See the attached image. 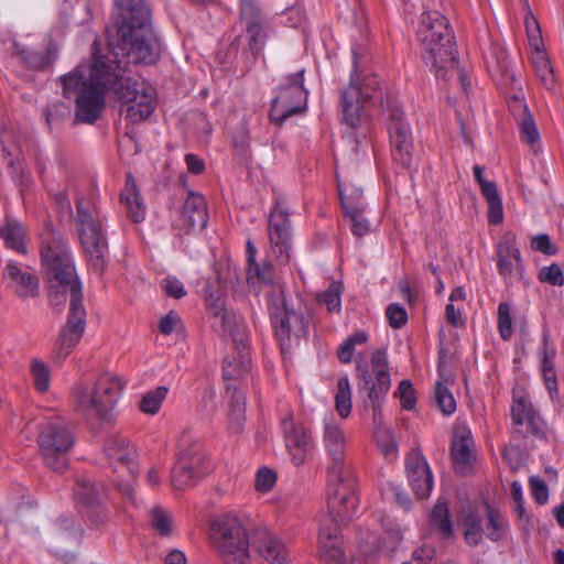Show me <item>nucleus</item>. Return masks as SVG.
Segmentation results:
<instances>
[{"label":"nucleus","mask_w":564,"mask_h":564,"mask_svg":"<svg viewBox=\"0 0 564 564\" xmlns=\"http://www.w3.org/2000/svg\"><path fill=\"white\" fill-rule=\"evenodd\" d=\"M97 42L90 62L77 65L59 77L62 95L75 101L77 122L94 123L106 107L105 94L112 91L126 107V119L132 123L148 119L154 110V89L144 80L124 76L108 56L99 55Z\"/></svg>","instance_id":"f257e3e1"},{"label":"nucleus","mask_w":564,"mask_h":564,"mask_svg":"<svg viewBox=\"0 0 564 564\" xmlns=\"http://www.w3.org/2000/svg\"><path fill=\"white\" fill-rule=\"evenodd\" d=\"M42 264L48 283V301L62 310L69 293L67 319L55 341V358L63 361L80 341L86 329L83 288L70 251L63 236L51 224L40 235Z\"/></svg>","instance_id":"f03ea898"},{"label":"nucleus","mask_w":564,"mask_h":564,"mask_svg":"<svg viewBox=\"0 0 564 564\" xmlns=\"http://www.w3.org/2000/svg\"><path fill=\"white\" fill-rule=\"evenodd\" d=\"M117 34L109 48L119 68L152 65L161 55V42L152 30L151 10L144 0H117Z\"/></svg>","instance_id":"7ed1b4c3"},{"label":"nucleus","mask_w":564,"mask_h":564,"mask_svg":"<svg viewBox=\"0 0 564 564\" xmlns=\"http://www.w3.org/2000/svg\"><path fill=\"white\" fill-rule=\"evenodd\" d=\"M417 36L422 58L436 78L448 82L456 75L462 88L467 91L470 83L458 67L455 37L448 20L436 11L423 13Z\"/></svg>","instance_id":"20e7f679"},{"label":"nucleus","mask_w":564,"mask_h":564,"mask_svg":"<svg viewBox=\"0 0 564 564\" xmlns=\"http://www.w3.org/2000/svg\"><path fill=\"white\" fill-rule=\"evenodd\" d=\"M223 294V285L218 279L206 284L205 300L214 317L213 326L223 335H229L234 344L232 351L224 358L223 378L227 383H237L251 369L248 335L240 316L225 306Z\"/></svg>","instance_id":"39448f33"},{"label":"nucleus","mask_w":564,"mask_h":564,"mask_svg":"<svg viewBox=\"0 0 564 564\" xmlns=\"http://www.w3.org/2000/svg\"><path fill=\"white\" fill-rule=\"evenodd\" d=\"M324 446L332 459L328 468L329 508L341 519L349 518L357 507L355 496V479L345 464L346 437L340 427L334 422H325Z\"/></svg>","instance_id":"423d86ee"},{"label":"nucleus","mask_w":564,"mask_h":564,"mask_svg":"<svg viewBox=\"0 0 564 564\" xmlns=\"http://www.w3.org/2000/svg\"><path fill=\"white\" fill-rule=\"evenodd\" d=\"M123 387L124 382L119 377L104 373L93 389L83 383L76 384L72 398L76 410L83 415L110 422Z\"/></svg>","instance_id":"0eeeda50"},{"label":"nucleus","mask_w":564,"mask_h":564,"mask_svg":"<svg viewBox=\"0 0 564 564\" xmlns=\"http://www.w3.org/2000/svg\"><path fill=\"white\" fill-rule=\"evenodd\" d=\"M76 221L80 245L88 263L101 273L108 263L109 247L104 218L89 200L79 198L76 203Z\"/></svg>","instance_id":"6e6552de"},{"label":"nucleus","mask_w":564,"mask_h":564,"mask_svg":"<svg viewBox=\"0 0 564 564\" xmlns=\"http://www.w3.org/2000/svg\"><path fill=\"white\" fill-rule=\"evenodd\" d=\"M268 306L271 324L282 351L290 350L307 336L310 318L289 305L281 285L272 288Z\"/></svg>","instance_id":"1a4fd4ad"},{"label":"nucleus","mask_w":564,"mask_h":564,"mask_svg":"<svg viewBox=\"0 0 564 564\" xmlns=\"http://www.w3.org/2000/svg\"><path fill=\"white\" fill-rule=\"evenodd\" d=\"M210 540L226 564H247L250 542L246 528L237 517L227 514L214 518Z\"/></svg>","instance_id":"9d476101"},{"label":"nucleus","mask_w":564,"mask_h":564,"mask_svg":"<svg viewBox=\"0 0 564 564\" xmlns=\"http://www.w3.org/2000/svg\"><path fill=\"white\" fill-rule=\"evenodd\" d=\"M352 72L349 86L341 94V119L350 128H357L362 119L364 105L375 98L378 88L376 76L359 78L360 54L357 47L351 50Z\"/></svg>","instance_id":"9b49d317"},{"label":"nucleus","mask_w":564,"mask_h":564,"mask_svg":"<svg viewBox=\"0 0 564 564\" xmlns=\"http://www.w3.org/2000/svg\"><path fill=\"white\" fill-rule=\"evenodd\" d=\"M74 443L73 429L62 419L44 424L37 436L40 454L45 466L58 473L67 468L68 453Z\"/></svg>","instance_id":"f8f14e48"},{"label":"nucleus","mask_w":564,"mask_h":564,"mask_svg":"<svg viewBox=\"0 0 564 564\" xmlns=\"http://www.w3.org/2000/svg\"><path fill=\"white\" fill-rule=\"evenodd\" d=\"M357 378L359 379V390L367 392L372 409L373 421L376 423L380 422L382 417L381 403L391 387L386 350L378 349L372 352L371 372L368 370L367 366L357 364Z\"/></svg>","instance_id":"ddd939ff"},{"label":"nucleus","mask_w":564,"mask_h":564,"mask_svg":"<svg viewBox=\"0 0 564 564\" xmlns=\"http://www.w3.org/2000/svg\"><path fill=\"white\" fill-rule=\"evenodd\" d=\"M305 69L302 68L281 79L271 102V121L282 124L291 116L303 112L307 106L308 91L304 87Z\"/></svg>","instance_id":"4468645a"},{"label":"nucleus","mask_w":564,"mask_h":564,"mask_svg":"<svg viewBox=\"0 0 564 564\" xmlns=\"http://www.w3.org/2000/svg\"><path fill=\"white\" fill-rule=\"evenodd\" d=\"M511 419L514 434L528 438L545 440V423L533 406L524 389H514L511 405Z\"/></svg>","instance_id":"2eb2a0df"},{"label":"nucleus","mask_w":564,"mask_h":564,"mask_svg":"<svg viewBox=\"0 0 564 564\" xmlns=\"http://www.w3.org/2000/svg\"><path fill=\"white\" fill-rule=\"evenodd\" d=\"M240 24L247 42V50L257 58L265 44L269 20L259 0H240Z\"/></svg>","instance_id":"dca6fc26"},{"label":"nucleus","mask_w":564,"mask_h":564,"mask_svg":"<svg viewBox=\"0 0 564 564\" xmlns=\"http://www.w3.org/2000/svg\"><path fill=\"white\" fill-rule=\"evenodd\" d=\"M387 111L392 158L400 165L408 167L411 164L413 151L411 128L404 120L402 109L395 102L387 101Z\"/></svg>","instance_id":"f3484780"},{"label":"nucleus","mask_w":564,"mask_h":564,"mask_svg":"<svg viewBox=\"0 0 564 564\" xmlns=\"http://www.w3.org/2000/svg\"><path fill=\"white\" fill-rule=\"evenodd\" d=\"M269 239L272 251L280 263H288L292 246V234L286 209L276 203L269 215Z\"/></svg>","instance_id":"a211bd4d"},{"label":"nucleus","mask_w":564,"mask_h":564,"mask_svg":"<svg viewBox=\"0 0 564 564\" xmlns=\"http://www.w3.org/2000/svg\"><path fill=\"white\" fill-rule=\"evenodd\" d=\"M330 518L321 523L318 533V550L319 556L323 561L328 563H338L344 556L341 547L343 541L339 534V523L350 520L356 513V507L352 509L354 513L347 518L341 519L336 512H332L328 507Z\"/></svg>","instance_id":"6ab92c4d"},{"label":"nucleus","mask_w":564,"mask_h":564,"mask_svg":"<svg viewBox=\"0 0 564 564\" xmlns=\"http://www.w3.org/2000/svg\"><path fill=\"white\" fill-rule=\"evenodd\" d=\"M102 490L101 485H97L89 478L84 477L77 480L76 501L79 506L87 508L86 516L95 527H99L106 520L100 499Z\"/></svg>","instance_id":"aec40b11"},{"label":"nucleus","mask_w":564,"mask_h":564,"mask_svg":"<svg viewBox=\"0 0 564 564\" xmlns=\"http://www.w3.org/2000/svg\"><path fill=\"white\" fill-rule=\"evenodd\" d=\"M409 482L419 499L427 498L433 488L430 467L419 451H412L405 463Z\"/></svg>","instance_id":"412c9836"},{"label":"nucleus","mask_w":564,"mask_h":564,"mask_svg":"<svg viewBox=\"0 0 564 564\" xmlns=\"http://www.w3.org/2000/svg\"><path fill=\"white\" fill-rule=\"evenodd\" d=\"M286 447L295 465H302L311 448V434L303 426H296L292 419L282 422Z\"/></svg>","instance_id":"4be33fe9"},{"label":"nucleus","mask_w":564,"mask_h":564,"mask_svg":"<svg viewBox=\"0 0 564 564\" xmlns=\"http://www.w3.org/2000/svg\"><path fill=\"white\" fill-rule=\"evenodd\" d=\"M3 279L20 297H35L39 295V280L30 271H23L14 261H8Z\"/></svg>","instance_id":"5701e85b"},{"label":"nucleus","mask_w":564,"mask_h":564,"mask_svg":"<svg viewBox=\"0 0 564 564\" xmlns=\"http://www.w3.org/2000/svg\"><path fill=\"white\" fill-rule=\"evenodd\" d=\"M183 225L189 229L203 230L208 223L206 200L203 195L188 192L182 209Z\"/></svg>","instance_id":"b1692460"},{"label":"nucleus","mask_w":564,"mask_h":564,"mask_svg":"<svg viewBox=\"0 0 564 564\" xmlns=\"http://www.w3.org/2000/svg\"><path fill=\"white\" fill-rule=\"evenodd\" d=\"M104 449L111 465L119 464L126 467L130 474H135L133 462L135 449L127 438L121 436L110 437L107 440Z\"/></svg>","instance_id":"393cba45"},{"label":"nucleus","mask_w":564,"mask_h":564,"mask_svg":"<svg viewBox=\"0 0 564 564\" xmlns=\"http://www.w3.org/2000/svg\"><path fill=\"white\" fill-rule=\"evenodd\" d=\"M253 545L269 564H288L286 550L280 539L268 531H259Z\"/></svg>","instance_id":"a878e982"},{"label":"nucleus","mask_w":564,"mask_h":564,"mask_svg":"<svg viewBox=\"0 0 564 564\" xmlns=\"http://www.w3.org/2000/svg\"><path fill=\"white\" fill-rule=\"evenodd\" d=\"M120 202L126 206L128 217L135 224L145 217V207L135 181L131 174L127 175L126 186L120 193Z\"/></svg>","instance_id":"bb28decb"},{"label":"nucleus","mask_w":564,"mask_h":564,"mask_svg":"<svg viewBox=\"0 0 564 564\" xmlns=\"http://www.w3.org/2000/svg\"><path fill=\"white\" fill-rule=\"evenodd\" d=\"M488 69L501 85L518 83V78L511 67L509 54L505 47L497 46L492 48L491 59L488 62Z\"/></svg>","instance_id":"cd10ccee"},{"label":"nucleus","mask_w":564,"mask_h":564,"mask_svg":"<svg viewBox=\"0 0 564 564\" xmlns=\"http://www.w3.org/2000/svg\"><path fill=\"white\" fill-rule=\"evenodd\" d=\"M338 193L341 207L346 216L350 220V228L355 236L362 237L369 231V224L364 217L361 204H356L349 200L341 189V183L338 181Z\"/></svg>","instance_id":"c85d7f7f"},{"label":"nucleus","mask_w":564,"mask_h":564,"mask_svg":"<svg viewBox=\"0 0 564 564\" xmlns=\"http://www.w3.org/2000/svg\"><path fill=\"white\" fill-rule=\"evenodd\" d=\"M498 269L499 273L507 278L511 276L513 271L522 269L521 253L511 241H503L498 246Z\"/></svg>","instance_id":"c756f323"},{"label":"nucleus","mask_w":564,"mask_h":564,"mask_svg":"<svg viewBox=\"0 0 564 564\" xmlns=\"http://www.w3.org/2000/svg\"><path fill=\"white\" fill-rule=\"evenodd\" d=\"M200 466L187 463L184 457L177 458L171 475L173 487L183 490L196 484L200 476Z\"/></svg>","instance_id":"7c9ffc66"},{"label":"nucleus","mask_w":564,"mask_h":564,"mask_svg":"<svg viewBox=\"0 0 564 564\" xmlns=\"http://www.w3.org/2000/svg\"><path fill=\"white\" fill-rule=\"evenodd\" d=\"M15 54L28 68L33 70L46 68L55 58V53L51 47L45 51H34L15 45Z\"/></svg>","instance_id":"2f4dec72"},{"label":"nucleus","mask_w":564,"mask_h":564,"mask_svg":"<svg viewBox=\"0 0 564 564\" xmlns=\"http://www.w3.org/2000/svg\"><path fill=\"white\" fill-rule=\"evenodd\" d=\"M24 236V229L19 221L7 218L4 224H0V238L3 239L7 248L18 253L26 252Z\"/></svg>","instance_id":"473e14b6"},{"label":"nucleus","mask_w":564,"mask_h":564,"mask_svg":"<svg viewBox=\"0 0 564 564\" xmlns=\"http://www.w3.org/2000/svg\"><path fill=\"white\" fill-rule=\"evenodd\" d=\"M532 65L541 85L547 90L554 89L555 76L544 47L532 50Z\"/></svg>","instance_id":"72a5a7b5"},{"label":"nucleus","mask_w":564,"mask_h":564,"mask_svg":"<svg viewBox=\"0 0 564 564\" xmlns=\"http://www.w3.org/2000/svg\"><path fill=\"white\" fill-rule=\"evenodd\" d=\"M480 191L488 204V221L491 225H499L503 220L501 197L495 182L487 181L480 185Z\"/></svg>","instance_id":"f704fd0d"},{"label":"nucleus","mask_w":564,"mask_h":564,"mask_svg":"<svg viewBox=\"0 0 564 564\" xmlns=\"http://www.w3.org/2000/svg\"><path fill=\"white\" fill-rule=\"evenodd\" d=\"M430 523L442 534L443 538H452L453 522L451 520L448 503L445 499L438 498L430 514Z\"/></svg>","instance_id":"c9c22d12"},{"label":"nucleus","mask_w":564,"mask_h":564,"mask_svg":"<svg viewBox=\"0 0 564 564\" xmlns=\"http://www.w3.org/2000/svg\"><path fill=\"white\" fill-rule=\"evenodd\" d=\"M464 538L468 545L477 546L482 541V518L475 511H469L464 520Z\"/></svg>","instance_id":"e433bc0d"},{"label":"nucleus","mask_w":564,"mask_h":564,"mask_svg":"<svg viewBox=\"0 0 564 564\" xmlns=\"http://www.w3.org/2000/svg\"><path fill=\"white\" fill-rule=\"evenodd\" d=\"M335 402L338 414L343 419H346L351 411V392L349 379L347 377H341L337 381Z\"/></svg>","instance_id":"4c0bfd02"},{"label":"nucleus","mask_w":564,"mask_h":564,"mask_svg":"<svg viewBox=\"0 0 564 564\" xmlns=\"http://www.w3.org/2000/svg\"><path fill=\"white\" fill-rule=\"evenodd\" d=\"M183 457L192 465H202L204 459L200 445L186 433L181 438L177 458Z\"/></svg>","instance_id":"58836bf2"},{"label":"nucleus","mask_w":564,"mask_h":564,"mask_svg":"<svg viewBox=\"0 0 564 564\" xmlns=\"http://www.w3.org/2000/svg\"><path fill=\"white\" fill-rule=\"evenodd\" d=\"M169 392L167 387L160 386L152 391L145 393L139 404L140 410L147 414H155L159 412L163 400Z\"/></svg>","instance_id":"ea45409f"},{"label":"nucleus","mask_w":564,"mask_h":564,"mask_svg":"<svg viewBox=\"0 0 564 564\" xmlns=\"http://www.w3.org/2000/svg\"><path fill=\"white\" fill-rule=\"evenodd\" d=\"M452 457L456 464H467L471 457L470 436L467 433L456 434L452 444Z\"/></svg>","instance_id":"a19ab883"},{"label":"nucleus","mask_w":564,"mask_h":564,"mask_svg":"<svg viewBox=\"0 0 564 564\" xmlns=\"http://www.w3.org/2000/svg\"><path fill=\"white\" fill-rule=\"evenodd\" d=\"M434 399L443 414L451 415L455 412L456 401L448 388L440 381L435 384Z\"/></svg>","instance_id":"79ce46f5"},{"label":"nucleus","mask_w":564,"mask_h":564,"mask_svg":"<svg viewBox=\"0 0 564 564\" xmlns=\"http://www.w3.org/2000/svg\"><path fill=\"white\" fill-rule=\"evenodd\" d=\"M69 115L70 108L63 101L50 104L44 111L45 120L50 129L63 122Z\"/></svg>","instance_id":"37998d69"},{"label":"nucleus","mask_w":564,"mask_h":564,"mask_svg":"<svg viewBox=\"0 0 564 564\" xmlns=\"http://www.w3.org/2000/svg\"><path fill=\"white\" fill-rule=\"evenodd\" d=\"M486 509L488 517L487 538L492 542H497L502 538V531L506 528V521L498 512L492 510L490 506L487 505Z\"/></svg>","instance_id":"c03bdc74"},{"label":"nucleus","mask_w":564,"mask_h":564,"mask_svg":"<svg viewBox=\"0 0 564 564\" xmlns=\"http://www.w3.org/2000/svg\"><path fill=\"white\" fill-rule=\"evenodd\" d=\"M31 373L33 376L34 386L40 392H46L50 388L51 372L44 362L33 360L31 365Z\"/></svg>","instance_id":"a18cd8bd"},{"label":"nucleus","mask_w":564,"mask_h":564,"mask_svg":"<svg viewBox=\"0 0 564 564\" xmlns=\"http://www.w3.org/2000/svg\"><path fill=\"white\" fill-rule=\"evenodd\" d=\"M498 330L500 337L503 340H508L511 338L513 329H512V319H511V308L507 302H501L498 305Z\"/></svg>","instance_id":"49530a36"},{"label":"nucleus","mask_w":564,"mask_h":564,"mask_svg":"<svg viewBox=\"0 0 564 564\" xmlns=\"http://www.w3.org/2000/svg\"><path fill=\"white\" fill-rule=\"evenodd\" d=\"M524 24H525V31H527V35H528V40H529L531 50L543 48L544 44H543L540 24H539L536 18L531 12H529L525 15Z\"/></svg>","instance_id":"de8ad7c7"},{"label":"nucleus","mask_w":564,"mask_h":564,"mask_svg":"<svg viewBox=\"0 0 564 564\" xmlns=\"http://www.w3.org/2000/svg\"><path fill=\"white\" fill-rule=\"evenodd\" d=\"M376 438H377L378 447H379L380 452L382 453V455L389 459L394 458L395 454H397L398 446H397V442L393 438L392 433L389 430L384 429V430L379 431L376 434Z\"/></svg>","instance_id":"09e8293b"},{"label":"nucleus","mask_w":564,"mask_h":564,"mask_svg":"<svg viewBox=\"0 0 564 564\" xmlns=\"http://www.w3.org/2000/svg\"><path fill=\"white\" fill-rule=\"evenodd\" d=\"M538 279L542 283H549L553 286H562L564 284V274L561 267L556 263L543 267L538 274Z\"/></svg>","instance_id":"8fccbe9b"},{"label":"nucleus","mask_w":564,"mask_h":564,"mask_svg":"<svg viewBox=\"0 0 564 564\" xmlns=\"http://www.w3.org/2000/svg\"><path fill=\"white\" fill-rule=\"evenodd\" d=\"M522 138L525 142L534 144L540 140V133L530 112L523 113V118L519 122Z\"/></svg>","instance_id":"3c124183"},{"label":"nucleus","mask_w":564,"mask_h":564,"mask_svg":"<svg viewBox=\"0 0 564 564\" xmlns=\"http://www.w3.org/2000/svg\"><path fill=\"white\" fill-rule=\"evenodd\" d=\"M341 286L338 283H332L322 295L321 302L327 306L328 312H339L341 307L340 301Z\"/></svg>","instance_id":"603ef678"},{"label":"nucleus","mask_w":564,"mask_h":564,"mask_svg":"<svg viewBox=\"0 0 564 564\" xmlns=\"http://www.w3.org/2000/svg\"><path fill=\"white\" fill-rule=\"evenodd\" d=\"M395 394L400 398L404 410H412L415 406V391L410 380H402L399 383Z\"/></svg>","instance_id":"864d4df0"},{"label":"nucleus","mask_w":564,"mask_h":564,"mask_svg":"<svg viewBox=\"0 0 564 564\" xmlns=\"http://www.w3.org/2000/svg\"><path fill=\"white\" fill-rule=\"evenodd\" d=\"M151 524L161 535H169L172 531L170 518L160 508L151 510Z\"/></svg>","instance_id":"5fc2aeb1"},{"label":"nucleus","mask_w":564,"mask_h":564,"mask_svg":"<svg viewBox=\"0 0 564 564\" xmlns=\"http://www.w3.org/2000/svg\"><path fill=\"white\" fill-rule=\"evenodd\" d=\"M276 481V474L274 470L262 467L258 470L256 476V488L258 491L268 492L270 491Z\"/></svg>","instance_id":"6e6d98bb"},{"label":"nucleus","mask_w":564,"mask_h":564,"mask_svg":"<svg viewBox=\"0 0 564 564\" xmlns=\"http://www.w3.org/2000/svg\"><path fill=\"white\" fill-rule=\"evenodd\" d=\"M531 248L534 251H539L546 256H553L557 253V247L551 241L547 234H540L531 239Z\"/></svg>","instance_id":"4d7b16f0"},{"label":"nucleus","mask_w":564,"mask_h":564,"mask_svg":"<svg viewBox=\"0 0 564 564\" xmlns=\"http://www.w3.org/2000/svg\"><path fill=\"white\" fill-rule=\"evenodd\" d=\"M386 314L392 328H401L408 321L406 311L395 303L387 307Z\"/></svg>","instance_id":"13d9d810"},{"label":"nucleus","mask_w":564,"mask_h":564,"mask_svg":"<svg viewBox=\"0 0 564 564\" xmlns=\"http://www.w3.org/2000/svg\"><path fill=\"white\" fill-rule=\"evenodd\" d=\"M532 496L539 505L546 503L549 499V489L544 480L538 476H531L529 479Z\"/></svg>","instance_id":"bf43d9fd"},{"label":"nucleus","mask_w":564,"mask_h":564,"mask_svg":"<svg viewBox=\"0 0 564 564\" xmlns=\"http://www.w3.org/2000/svg\"><path fill=\"white\" fill-rule=\"evenodd\" d=\"M541 366L554 365V358L556 356V349L550 341V334L547 330L542 336V347L540 349Z\"/></svg>","instance_id":"052dcab7"},{"label":"nucleus","mask_w":564,"mask_h":564,"mask_svg":"<svg viewBox=\"0 0 564 564\" xmlns=\"http://www.w3.org/2000/svg\"><path fill=\"white\" fill-rule=\"evenodd\" d=\"M507 86H510L511 89L514 91V94L509 99L510 109L513 112L521 111L522 115L530 112L527 104L523 101V94L520 82L518 80L517 84H508Z\"/></svg>","instance_id":"680f3d73"},{"label":"nucleus","mask_w":564,"mask_h":564,"mask_svg":"<svg viewBox=\"0 0 564 564\" xmlns=\"http://www.w3.org/2000/svg\"><path fill=\"white\" fill-rule=\"evenodd\" d=\"M161 286L171 297L181 299L186 294L183 283L176 278H165L162 280Z\"/></svg>","instance_id":"e2e57ef3"},{"label":"nucleus","mask_w":564,"mask_h":564,"mask_svg":"<svg viewBox=\"0 0 564 564\" xmlns=\"http://www.w3.org/2000/svg\"><path fill=\"white\" fill-rule=\"evenodd\" d=\"M227 393H230V410L245 411L246 398L245 394L239 390L238 383H227Z\"/></svg>","instance_id":"0e129e2a"},{"label":"nucleus","mask_w":564,"mask_h":564,"mask_svg":"<svg viewBox=\"0 0 564 564\" xmlns=\"http://www.w3.org/2000/svg\"><path fill=\"white\" fill-rule=\"evenodd\" d=\"M252 267V273L249 274L250 279L257 276L258 280L263 283L270 284L274 279V270L271 263H263L262 265L254 263Z\"/></svg>","instance_id":"69168bd1"},{"label":"nucleus","mask_w":564,"mask_h":564,"mask_svg":"<svg viewBox=\"0 0 564 564\" xmlns=\"http://www.w3.org/2000/svg\"><path fill=\"white\" fill-rule=\"evenodd\" d=\"M245 421V411H239V409L229 411V430L232 433H241L243 430Z\"/></svg>","instance_id":"338daca9"},{"label":"nucleus","mask_w":564,"mask_h":564,"mask_svg":"<svg viewBox=\"0 0 564 564\" xmlns=\"http://www.w3.org/2000/svg\"><path fill=\"white\" fill-rule=\"evenodd\" d=\"M178 322V316L174 312H170L160 321L159 329L162 334L169 335L174 330Z\"/></svg>","instance_id":"774afa93"}]
</instances>
